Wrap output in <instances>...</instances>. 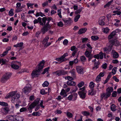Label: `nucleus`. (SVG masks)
<instances>
[{"mask_svg":"<svg viewBox=\"0 0 121 121\" xmlns=\"http://www.w3.org/2000/svg\"><path fill=\"white\" fill-rule=\"evenodd\" d=\"M44 61L42 60L39 64L38 66L36 68V70L33 71L31 73L32 77L34 78L38 77L39 75L40 71L42 70L44 65Z\"/></svg>","mask_w":121,"mask_h":121,"instance_id":"obj_1","label":"nucleus"},{"mask_svg":"<svg viewBox=\"0 0 121 121\" xmlns=\"http://www.w3.org/2000/svg\"><path fill=\"white\" fill-rule=\"evenodd\" d=\"M17 91H13L7 94L5 97L6 99H8L11 97V101L13 103L14 102V101L17 99L19 98L20 97V94L18 93L16 94Z\"/></svg>","mask_w":121,"mask_h":121,"instance_id":"obj_2","label":"nucleus"},{"mask_svg":"<svg viewBox=\"0 0 121 121\" xmlns=\"http://www.w3.org/2000/svg\"><path fill=\"white\" fill-rule=\"evenodd\" d=\"M40 99L38 98L35 100L34 102L32 103L30 106L29 108L30 109H32L34 108L35 106H37V107L35 109V111H37L39 108V103Z\"/></svg>","mask_w":121,"mask_h":121,"instance_id":"obj_3","label":"nucleus"},{"mask_svg":"<svg viewBox=\"0 0 121 121\" xmlns=\"http://www.w3.org/2000/svg\"><path fill=\"white\" fill-rule=\"evenodd\" d=\"M85 88V86H84L82 88H80L79 90L80 91L78 92V94L79 95L80 97L82 99L85 98L86 94L87 92Z\"/></svg>","mask_w":121,"mask_h":121,"instance_id":"obj_4","label":"nucleus"},{"mask_svg":"<svg viewBox=\"0 0 121 121\" xmlns=\"http://www.w3.org/2000/svg\"><path fill=\"white\" fill-rule=\"evenodd\" d=\"M11 74L10 73H7L2 77L0 81L2 83H5L11 77Z\"/></svg>","mask_w":121,"mask_h":121,"instance_id":"obj_5","label":"nucleus"},{"mask_svg":"<svg viewBox=\"0 0 121 121\" xmlns=\"http://www.w3.org/2000/svg\"><path fill=\"white\" fill-rule=\"evenodd\" d=\"M67 72L65 71L63 69L58 70L53 72V74L55 75L58 76L63 75L67 74Z\"/></svg>","mask_w":121,"mask_h":121,"instance_id":"obj_6","label":"nucleus"},{"mask_svg":"<svg viewBox=\"0 0 121 121\" xmlns=\"http://www.w3.org/2000/svg\"><path fill=\"white\" fill-rule=\"evenodd\" d=\"M44 26L41 29L42 32L43 34H45L48 30L50 29L52 25H47L43 24Z\"/></svg>","mask_w":121,"mask_h":121,"instance_id":"obj_7","label":"nucleus"},{"mask_svg":"<svg viewBox=\"0 0 121 121\" xmlns=\"http://www.w3.org/2000/svg\"><path fill=\"white\" fill-rule=\"evenodd\" d=\"M31 85L30 84L27 85L22 89V93L28 94L31 90Z\"/></svg>","mask_w":121,"mask_h":121,"instance_id":"obj_8","label":"nucleus"},{"mask_svg":"<svg viewBox=\"0 0 121 121\" xmlns=\"http://www.w3.org/2000/svg\"><path fill=\"white\" fill-rule=\"evenodd\" d=\"M52 20V18L50 17H44L42 18V21L43 24L47 25H51L49 23Z\"/></svg>","mask_w":121,"mask_h":121,"instance_id":"obj_9","label":"nucleus"},{"mask_svg":"<svg viewBox=\"0 0 121 121\" xmlns=\"http://www.w3.org/2000/svg\"><path fill=\"white\" fill-rule=\"evenodd\" d=\"M76 69L77 72L79 74H82L84 72L83 67L81 66H76Z\"/></svg>","mask_w":121,"mask_h":121,"instance_id":"obj_10","label":"nucleus"},{"mask_svg":"<svg viewBox=\"0 0 121 121\" xmlns=\"http://www.w3.org/2000/svg\"><path fill=\"white\" fill-rule=\"evenodd\" d=\"M49 39V37L48 36L45 37L44 39L43 42V43L45 47H48L50 45L51 43L48 42V41Z\"/></svg>","mask_w":121,"mask_h":121,"instance_id":"obj_11","label":"nucleus"},{"mask_svg":"<svg viewBox=\"0 0 121 121\" xmlns=\"http://www.w3.org/2000/svg\"><path fill=\"white\" fill-rule=\"evenodd\" d=\"M109 41L111 43V44L110 45L109 47H110V49L112 48V47L113 45H114L115 46L119 45V41L116 39H115L114 40H109Z\"/></svg>","mask_w":121,"mask_h":121,"instance_id":"obj_12","label":"nucleus"},{"mask_svg":"<svg viewBox=\"0 0 121 121\" xmlns=\"http://www.w3.org/2000/svg\"><path fill=\"white\" fill-rule=\"evenodd\" d=\"M111 95L109 93H108L107 92L105 93H103L101 95V99H105L109 97Z\"/></svg>","mask_w":121,"mask_h":121,"instance_id":"obj_13","label":"nucleus"},{"mask_svg":"<svg viewBox=\"0 0 121 121\" xmlns=\"http://www.w3.org/2000/svg\"><path fill=\"white\" fill-rule=\"evenodd\" d=\"M78 95L76 93H75L73 94H71L69 95L68 97L67 98L69 100H72L73 98H74V100H76L77 99Z\"/></svg>","mask_w":121,"mask_h":121,"instance_id":"obj_14","label":"nucleus"},{"mask_svg":"<svg viewBox=\"0 0 121 121\" xmlns=\"http://www.w3.org/2000/svg\"><path fill=\"white\" fill-rule=\"evenodd\" d=\"M105 17L104 16L101 17L99 19V25L103 26L105 24V23L104 21L105 20Z\"/></svg>","mask_w":121,"mask_h":121,"instance_id":"obj_15","label":"nucleus"},{"mask_svg":"<svg viewBox=\"0 0 121 121\" xmlns=\"http://www.w3.org/2000/svg\"><path fill=\"white\" fill-rule=\"evenodd\" d=\"M16 116H12V115H9L6 116V117L10 120L11 121H15Z\"/></svg>","mask_w":121,"mask_h":121,"instance_id":"obj_16","label":"nucleus"},{"mask_svg":"<svg viewBox=\"0 0 121 121\" xmlns=\"http://www.w3.org/2000/svg\"><path fill=\"white\" fill-rule=\"evenodd\" d=\"M69 72L70 73H71L72 76L74 78H76V76L75 70L74 69H73L72 70H70L69 71Z\"/></svg>","mask_w":121,"mask_h":121,"instance_id":"obj_17","label":"nucleus"},{"mask_svg":"<svg viewBox=\"0 0 121 121\" xmlns=\"http://www.w3.org/2000/svg\"><path fill=\"white\" fill-rule=\"evenodd\" d=\"M86 28H83L80 29L78 31V34H81L85 33L87 30Z\"/></svg>","mask_w":121,"mask_h":121,"instance_id":"obj_18","label":"nucleus"},{"mask_svg":"<svg viewBox=\"0 0 121 121\" xmlns=\"http://www.w3.org/2000/svg\"><path fill=\"white\" fill-rule=\"evenodd\" d=\"M106 92L111 95V93L113 91V89L112 87H109L106 89Z\"/></svg>","mask_w":121,"mask_h":121,"instance_id":"obj_19","label":"nucleus"},{"mask_svg":"<svg viewBox=\"0 0 121 121\" xmlns=\"http://www.w3.org/2000/svg\"><path fill=\"white\" fill-rule=\"evenodd\" d=\"M60 94L61 95L63 96V97H65L67 96L65 90L64 89H62L61 90Z\"/></svg>","mask_w":121,"mask_h":121,"instance_id":"obj_20","label":"nucleus"},{"mask_svg":"<svg viewBox=\"0 0 121 121\" xmlns=\"http://www.w3.org/2000/svg\"><path fill=\"white\" fill-rule=\"evenodd\" d=\"M56 60L59 62V64L66 60L64 59L62 56L60 58H56Z\"/></svg>","mask_w":121,"mask_h":121,"instance_id":"obj_21","label":"nucleus"},{"mask_svg":"<svg viewBox=\"0 0 121 121\" xmlns=\"http://www.w3.org/2000/svg\"><path fill=\"white\" fill-rule=\"evenodd\" d=\"M80 59L81 61L83 64H84V62L86 60V58L84 56H81L80 57Z\"/></svg>","mask_w":121,"mask_h":121,"instance_id":"obj_22","label":"nucleus"},{"mask_svg":"<svg viewBox=\"0 0 121 121\" xmlns=\"http://www.w3.org/2000/svg\"><path fill=\"white\" fill-rule=\"evenodd\" d=\"M23 119V117L20 116H16L15 120L17 121H22Z\"/></svg>","mask_w":121,"mask_h":121,"instance_id":"obj_23","label":"nucleus"},{"mask_svg":"<svg viewBox=\"0 0 121 121\" xmlns=\"http://www.w3.org/2000/svg\"><path fill=\"white\" fill-rule=\"evenodd\" d=\"M63 21L66 25L70 24L71 22V20L70 19H64Z\"/></svg>","mask_w":121,"mask_h":121,"instance_id":"obj_24","label":"nucleus"},{"mask_svg":"<svg viewBox=\"0 0 121 121\" xmlns=\"http://www.w3.org/2000/svg\"><path fill=\"white\" fill-rule=\"evenodd\" d=\"M68 85L69 86H74L75 85V82L72 81H68L67 82Z\"/></svg>","mask_w":121,"mask_h":121,"instance_id":"obj_25","label":"nucleus"},{"mask_svg":"<svg viewBox=\"0 0 121 121\" xmlns=\"http://www.w3.org/2000/svg\"><path fill=\"white\" fill-rule=\"evenodd\" d=\"M91 52L87 50H86L85 53V54L86 57H89L92 55L91 54Z\"/></svg>","mask_w":121,"mask_h":121,"instance_id":"obj_26","label":"nucleus"},{"mask_svg":"<svg viewBox=\"0 0 121 121\" xmlns=\"http://www.w3.org/2000/svg\"><path fill=\"white\" fill-rule=\"evenodd\" d=\"M116 34L114 31L112 32L108 36V38L109 39H111L116 35Z\"/></svg>","mask_w":121,"mask_h":121,"instance_id":"obj_27","label":"nucleus"},{"mask_svg":"<svg viewBox=\"0 0 121 121\" xmlns=\"http://www.w3.org/2000/svg\"><path fill=\"white\" fill-rule=\"evenodd\" d=\"M11 67L15 69H17L19 68V66L18 65L16 64H13L11 65Z\"/></svg>","mask_w":121,"mask_h":121,"instance_id":"obj_28","label":"nucleus"},{"mask_svg":"<svg viewBox=\"0 0 121 121\" xmlns=\"http://www.w3.org/2000/svg\"><path fill=\"white\" fill-rule=\"evenodd\" d=\"M99 64V62H97L95 63L94 64V66L93 68V70H95V69H96L98 67V65Z\"/></svg>","mask_w":121,"mask_h":121,"instance_id":"obj_29","label":"nucleus"},{"mask_svg":"<svg viewBox=\"0 0 121 121\" xmlns=\"http://www.w3.org/2000/svg\"><path fill=\"white\" fill-rule=\"evenodd\" d=\"M119 55L117 52L114 51L113 52V57L114 58H117L118 57Z\"/></svg>","mask_w":121,"mask_h":121,"instance_id":"obj_30","label":"nucleus"},{"mask_svg":"<svg viewBox=\"0 0 121 121\" xmlns=\"http://www.w3.org/2000/svg\"><path fill=\"white\" fill-rule=\"evenodd\" d=\"M13 9H10L9 12V15L10 16H12L13 15Z\"/></svg>","mask_w":121,"mask_h":121,"instance_id":"obj_31","label":"nucleus"},{"mask_svg":"<svg viewBox=\"0 0 121 121\" xmlns=\"http://www.w3.org/2000/svg\"><path fill=\"white\" fill-rule=\"evenodd\" d=\"M84 84V82L83 81H82L78 83V84L77 86L78 87L80 88L83 86Z\"/></svg>","mask_w":121,"mask_h":121,"instance_id":"obj_32","label":"nucleus"},{"mask_svg":"<svg viewBox=\"0 0 121 121\" xmlns=\"http://www.w3.org/2000/svg\"><path fill=\"white\" fill-rule=\"evenodd\" d=\"M93 89H91V90H89L88 92V95H94L95 93L93 92Z\"/></svg>","mask_w":121,"mask_h":121,"instance_id":"obj_33","label":"nucleus"},{"mask_svg":"<svg viewBox=\"0 0 121 121\" xmlns=\"http://www.w3.org/2000/svg\"><path fill=\"white\" fill-rule=\"evenodd\" d=\"M114 21H116V23L114 24V25L116 26H118L119 23L120 22V21L117 19H115Z\"/></svg>","mask_w":121,"mask_h":121,"instance_id":"obj_34","label":"nucleus"},{"mask_svg":"<svg viewBox=\"0 0 121 121\" xmlns=\"http://www.w3.org/2000/svg\"><path fill=\"white\" fill-rule=\"evenodd\" d=\"M80 16L79 15H78L75 16L74 18V21L75 22H77L79 19L80 18Z\"/></svg>","mask_w":121,"mask_h":121,"instance_id":"obj_35","label":"nucleus"},{"mask_svg":"<svg viewBox=\"0 0 121 121\" xmlns=\"http://www.w3.org/2000/svg\"><path fill=\"white\" fill-rule=\"evenodd\" d=\"M49 85V83L47 81H45L42 84V86L43 87H47Z\"/></svg>","mask_w":121,"mask_h":121,"instance_id":"obj_36","label":"nucleus"},{"mask_svg":"<svg viewBox=\"0 0 121 121\" xmlns=\"http://www.w3.org/2000/svg\"><path fill=\"white\" fill-rule=\"evenodd\" d=\"M65 78L66 79H67L69 80V81H72L73 80V78L72 77L70 76H68L67 77H65Z\"/></svg>","mask_w":121,"mask_h":121,"instance_id":"obj_37","label":"nucleus"},{"mask_svg":"<svg viewBox=\"0 0 121 121\" xmlns=\"http://www.w3.org/2000/svg\"><path fill=\"white\" fill-rule=\"evenodd\" d=\"M91 39L94 40H96L99 39V37L97 36H92L91 37Z\"/></svg>","mask_w":121,"mask_h":121,"instance_id":"obj_38","label":"nucleus"},{"mask_svg":"<svg viewBox=\"0 0 121 121\" xmlns=\"http://www.w3.org/2000/svg\"><path fill=\"white\" fill-rule=\"evenodd\" d=\"M82 114L84 116H87L89 115V113L88 112L86 111H83L82 112Z\"/></svg>","mask_w":121,"mask_h":121,"instance_id":"obj_39","label":"nucleus"},{"mask_svg":"<svg viewBox=\"0 0 121 121\" xmlns=\"http://www.w3.org/2000/svg\"><path fill=\"white\" fill-rule=\"evenodd\" d=\"M37 20L39 21L40 25L43 26V22H41V18L40 17H39L38 18Z\"/></svg>","mask_w":121,"mask_h":121,"instance_id":"obj_40","label":"nucleus"},{"mask_svg":"<svg viewBox=\"0 0 121 121\" xmlns=\"http://www.w3.org/2000/svg\"><path fill=\"white\" fill-rule=\"evenodd\" d=\"M94 86V84L93 82H91L89 84V86L91 89H93Z\"/></svg>","mask_w":121,"mask_h":121,"instance_id":"obj_41","label":"nucleus"},{"mask_svg":"<svg viewBox=\"0 0 121 121\" xmlns=\"http://www.w3.org/2000/svg\"><path fill=\"white\" fill-rule=\"evenodd\" d=\"M115 106L114 104L112 105L111 107V110L112 111H115L116 110L115 107Z\"/></svg>","mask_w":121,"mask_h":121,"instance_id":"obj_42","label":"nucleus"},{"mask_svg":"<svg viewBox=\"0 0 121 121\" xmlns=\"http://www.w3.org/2000/svg\"><path fill=\"white\" fill-rule=\"evenodd\" d=\"M8 52V51L6 50L3 53L1 54L0 55V56L1 57L7 55V54Z\"/></svg>","mask_w":121,"mask_h":121,"instance_id":"obj_43","label":"nucleus"},{"mask_svg":"<svg viewBox=\"0 0 121 121\" xmlns=\"http://www.w3.org/2000/svg\"><path fill=\"white\" fill-rule=\"evenodd\" d=\"M0 105L2 106H6L8 105V104L7 103L4 102H0Z\"/></svg>","mask_w":121,"mask_h":121,"instance_id":"obj_44","label":"nucleus"},{"mask_svg":"<svg viewBox=\"0 0 121 121\" xmlns=\"http://www.w3.org/2000/svg\"><path fill=\"white\" fill-rule=\"evenodd\" d=\"M101 80V78L98 75L97 76L96 79V81L97 82H99Z\"/></svg>","mask_w":121,"mask_h":121,"instance_id":"obj_45","label":"nucleus"},{"mask_svg":"<svg viewBox=\"0 0 121 121\" xmlns=\"http://www.w3.org/2000/svg\"><path fill=\"white\" fill-rule=\"evenodd\" d=\"M113 13L119 15H120L121 14V12L118 11H114L113 12Z\"/></svg>","mask_w":121,"mask_h":121,"instance_id":"obj_46","label":"nucleus"},{"mask_svg":"<svg viewBox=\"0 0 121 121\" xmlns=\"http://www.w3.org/2000/svg\"><path fill=\"white\" fill-rule=\"evenodd\" d=\"M109 31V29L107 27L104 28L103 29V31L105 33H107Z\"/></svg>","mask_w":121,"mask_h":121,"instance_id":"obj_47","label":"nucleus"},{"mask_svg":"<svg viewBox=\"0 0 121 121\" xmlns=\"http://www.w3.org/2000/svg\"><path fill=\"white\" fill-rule=\"evenodd\" d=\"M82 10V9H78L77 11H76L75 12V13L76 14H80Z\"/></svg>","mask_w":121,"mask_h":121,"instance_id":"obj_48","label":"nucleus"},{"mask_svg":"<svg viewBox=\"0 0 121 121\" xmlns=\"http://www.w3.org/2000/svg\"><path fill=\"white\" fill-rule=\"evenodd\" d=\"M0 64L2 62L3 64H5L7 60L5 59L4 60L3 59H0Z\"/></svg>","mask_w":121,"mask_h":121,"instance_id":"obj_49","label":"nucleus"},{"mask_svg":"<svg viewBox=\"0 0 121 121\" xmlns=\"http://www.w3.org/2000/svg\"><path fill=\"white\" fill-rule=\"evenodd\" d=\"M66 115L68 117L71 118L73 116L72 114L69 112H67Z\"/></svg>","mask_w":121,"mask_h":121,"instance_id":"obj_50","label":"nucleus"},{"mask_svg":"<svg viewBox=\"0 0 121 121\" xmlns=\"http://www.w3.org/2000/svg\"><path fill=\"white\" fill-rule=\"evenodd\" d=\"M117 68L114 67L112 70V73L113 75L115 74L117 71Z\"/></svg>","mask_w":121,"mask_h":121,"instance_id":"obj_51","label":"nucleus"},{"mask_svg":"<svg viewBox=\"0 0 121 121\" xmlns=\"http://www.w3.org/2000/svg\"><path fill=\"white\" fill-rule=\"evenodd\" d=\"M99 58L100 59H102L103 58V53L102 52H100L99 54Z\"/></svg>","mask_w":121,"mask_h":121,"instance_id":"obj_52","label":"nucleus"},{"mask_svg":"<svg viewBox=\"0 0 121 121\" xmlns=\"http://www.w3.org/2000/svg\"><path fill=\"white\" fill-rule=\"evenodd\" d=\"M58 12V15L59 16V17L61 18H62V16L61 15V12L60 10H58L57 11Z\"/></svg>","mask_w":121,"mask_h":121,"instance_id":"obj_53","label":"nucleus"},{"mask_svg":"<svg viewBox=\"0 0 121 121\" xmlns=\"http://www.w3.org/2000/svg\"><path fill=\"white\" fill-rule=\"evenodd\" d=\"M27 110L26 108L24 107H23L21 108L20 110V112H21L26 111Z\"/></svg>","mask_w":121,"mask_h":121,"instance_id":"obj_54","label":"nucleus"},{"mask_svg":"<svg viewBox=\"0 0 121 121\" xmlns=\"http://www.w3.org/2000/svg\"><path fill=\"white\" fill-rule=\"evenodd\" d=\"M55 114H61L62 113V111L59 110H56V111L55 112Z\"/></svg>","mask_w":121,"mask_h":121,"instance_id":"obj_55","label":"nucleus"},{"mask_svg":"<svg viewBox=\"0 0 121 121\" xmlns=\"http://www.w3.org/2000/svg\"><path fill=\"white\" fill-rule=\"evenodd\" d=\"M49 69V67H48L47 68L45 69H44V71L42 73V74H44L46 72L48 71V70Z\"/></svg>","mask_w":121,"mask_h":121,"instance_id":"obj_56","label":"nucleus"},{"mask_svg":"<svg viewBox=\"0 0 121 121\" xmlns=\"http://www.w3.org/2000/svg\"><path fill=\"white\" fill-rule=\"evenodd\" d=\"M117 95V92L116 91H114L113 92L112 95V97H115Z\"/></svg>","mask_w":121,"mask_h":121,"instance_id":"obj_57","label":"nucleus"},{"mask_svg":"<svg viewBox=\"0 0 121 121\" xmlns=\"http://www.w3.org/2000/svg\"><path fill=\"white\" fill-rule=\"evenodd\" d=\"M107 64L106 63L103 64L102 66V68L104 69H106L107 67Z\"/></svg>","mask_w":121,"mask_h":121,"instance_id":"obj_58","label":"nucleus"},{"mask_svg":"<svg viewBox=\"0 0 121 121\" xmlns=\"http://www.w3.org/2000/svg\"><path fill=\"white\" fill-rule=\"evenodd\" d=\"M58 26L60 27H62L63 26V24L61 22H60L57 24Z\"/></svg>","mask_w":121,"mask_h":121,"instance_id":"obj_59","label":"nucleus"},{"mask_svg":"<svg viewBox=\"0 0 121 121\" xmlns=\"http://www.w3.org/2000/svg\"><path fill=\"white\" fill-rule=\"evenodd\" d=\"M68 43V41L66 39H65L63 42V44L65 45H67Z\"/></svg>","mask_w":121,"mask_h":121,"instance_id":"obj_60","label":"nucleus"},{"mask_svg":"<svg viewBox=\"0 0 121 121\" xmlns=\"http://www.w3.org/2000/svg\"><path fill=\"white\" fill-rule=\"evenodd\" d=\"M48 2L47 1H46L42 4V5L43 7H44L48 4Z\"/></svg>","mask_w":121,"mask_h":121,"instance_id":"obj_61","label":"nucleus"},{"mask_svg":"<svg viewBox=\"0 0 121 121\" xmlns=\"http://www.w3.org/2000/svg\"><path fill=\"white\" fill-rule=\"evenodd\" d=\"M34 5V4L31 3H27V6L28 7H30L32 8L33 7H32V6Z\"/></svg>","mask_w":121,"mask_h":121,"instance_id":"obj_62","label":"nucleus"},{"mask_svg":"<svg viewBox=\"0 0 121 121\" xmlns=\"http://www.w3.org/2000/svg\"><path fill=\"white\" fill-rule=\"evenodd\" d=\"M22 9L21 8H17L16 9V12L17 13H18L22 11L21 9Z\"/></svg>","mask_w":121,"mask_h":121,"instance_id":"obj_63","label":"nucleus"},{"mask_svg":"<svg viewBox=\"0 0 121 121\" xmlns=\"http://www.w3.org/2000/svg\"><path fill=\"white\" fill-rule=\"evenodd\" d=\"M40 93L42 95L45 94L47 93L45 92L44 90L43 89L41 90L40 91Z\"/></svg>","mask_w":121,"mask_h":121,"instance_id":"obj_64","label":"nucleus"}]
</instances>
